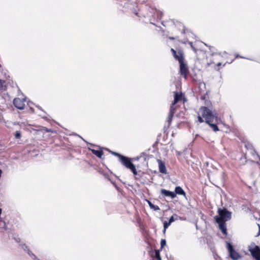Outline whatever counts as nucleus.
<instances>
[{
  "label": "nucleus",
  "instance_id": "f257e3e1",
  "mask_svg": "<svg viewBox=\"0 0 260 260\" xmlns=\"http://www.w3.org/2000/svg\"><path fill=\"white\" fill-rule=\"evenodd\" d=\"M200 111L202 112V116L205 119L207 123L212 122L215 118H217L216 114L213 113L206 107H201Z\"/></svg>",
  "mask_w": 260,
  "mask_h": 260
},
{
  "label": "nucleus",
  "instance_id": "f03ea898",
  "mask_svg": "<svg viewBox=\"0 0 260 260\" xmlns=\"http://www.w3.org/2000/svg\"><path fill=\"white\" fill-rule=\"evenodd\" d=\"M121 164L124 165L126 168L131 170L134 175L137 174V172L135 165L131 162L130 158L124 156H121L120 159Z\"/></svg>",
  "mask_w": 260,
  "mask_h": 260
},
{
  "label": "nucleus",
  "instance_id": "7ed1b4c3",
  "mask_svg": "<svg viewBox=\"0 0 260 260\" xmlns=\"http://www.w3.org/2000/svg\"><path fill=\"white\" fill-rule=\"evenodd\" d=\"M219 216H216L215 219L220 220L226 222L231 218V213L226 209H219L218 210Z\"/></svg>",
  "mask_w": 260,
  "mask_h": 260
},
{
  "label": "nucleus",
  "instance_id": "20e7f679",
  "mask_svg": "<svg viewBox=\"0 0 260 260\" xmlns=\"http://www.w3.org/2000/svg\"><path fill=\"white\" fill-rule=\"evenodd\" d=\"M248 250L255 260H260V248L258 246L252 243L249 246Z\"/></svg>",
  "mask_w": 260,
  "mask_h": 260
},
{
  "label": "nucleus",
  "instance_id": "39448f33",
  "mask_svg": "<svg viewBox=\"0 0 260 260\" xmlns=\"http://www.w3.org/2000/svg\"><path fill=\"white\" fill-rule=\"evenodd\" d=\"M227 248L229 252L230 257L233 259L237 260L241 257L240 254L234 249L233 246L230 243H227Z\"/></svg>",
  "mask_w": 260,
  "mask_h": 260
},
{
  "label": "nucleus",
  "instance_id": "423d86ee",
  "mask_svg": "<svg viewBox=\"0 0 260 260\" xmlns=\"http://www.w3.org/2000/svg\"><path fill=\"white\" fill-rule=\"evenodd\" d=\"M25 99H20V98H15L13 100L14 105L16 108L19 109H23L25 106Z\"/></svg>",
  "mask_w": 260,
  "mask_h": 260
},
{
  "label": "nucleus",
  "instance_id": "0eeeda50",
  "mask_svg": "<svg viewBox=\"0 0 260 260\" xmlns=\"http://www.w3.org/2000/svg\"><path fill=\"white\" fill-rule=\"evenodd\" d=\"M180 74L183 76L185 78H186L188 73V69L184 62L180 63Z\"/></svg>",
  "mask_w": 260,
  "mask_h": 260
},
{
  "label": "nucleus",
  "instance_id": "6e6552de",
  "mask_svg": "<svg viewBox=\"0 0 260 260\" xmlns=\"http://www.w3.org/2000/svg\"><path fill=\"white\" fill-rule=\"evenodd\" d=\"M216 222L218 224L220 230L224 234L226 235V228L225 222L221 221L220 220L215 219Z\"/></svg>",
  "mask_w": 260,
  "mask_h": 260
},
{
  "label": "nucleus",
  "instance_id": "1a4fd4ad",
  "mask_svg": "<svg viewBox=\"0 0 260 260\" xmlns=\"http://www.w3.org/2000/svg\"><path fill=\"white\" fill-rule=\"evenodd\" d=\"M160 191L161 194L166 197H170L172 199L176 197V193L173 191L167 190L165 189H161Z\"/></svg>",
  "mask_w": 260,
  "mask_h": 260
},
{
  "label": "nucleus",
  "instance_id": "9d476101",
  "mask_svg": "<svg viewBox=\"0 0 260 260\" xmlns=\"http://www.w3.org/2000/svg\"><path fill=\"white\" fill-rule=\"evenodd\" d=\"M159 170V172L163 174H167V169L165 165L160 160H158Z\"/></svg>",
  "mask_w": 260,
  "mask_h": 260
},
{
  "label": "nucleus",
  "instance_id": "9b49d317",
  "mask_svg": "<svg viewBox=\"0 0 260 260\" xmlns=\"http://www.w3.org/2000/svg\"><path fill=\"white\" fill-rule=\"evenodd\" d=\"M174 58L178 60L179 63L183 62V56L182 51H178V53L175 55H174Z\"/></svg>",
  "mask_w": 260,
  "mask_h": 260
},
{
  "label": "nucleus",
  "instance_id": "f8f14e48",
  "mask_svg": "<svg viewBox=\"0 0 260 260\" xmlns=\"http://www.w3.org/2000/svg\"><path fill=\"white\" fill-rule=\"evenodd\" d=\"M175 193L176 194H178L179 195H183L184 196H185V192L183 190V189L180 187V186H177L175 187Z\"/></svg>",
  "mask_w": 260,
  "mask_h": 260
},
{
  "label": "nucleus",
  "instance_id": "ddd939ff",
  "mask_svg": "<svg viewBox=\"0 0 260 260\" xmlns=\"http://www.w3.org/2000/svg\"><path fill=\"white\" fill-rule=\"evenodd\" d=\"M182 98V93H178L177 92H175L174 96V100L173 102V104H176L179 101H180Z\"/></svg>",
  "mask_w": 260,
  "mask_h": 260
},
{
  "label": "nucleus",
  "instance_id": "4468645a",
  "mask_svg": "<svg viewBox=\"0 0 260 260\" xmlns=\"http://www.w3.org/2000/svg\"><path fill=\"white\" fill-rule=\"evenodd\" d=\"M91 152L93 154L95 155L97 157L101 158L103 155V152L101 150H96L94 149H91Z\"/></svg>",
  "mask_w": 260,
  "mask_h": 260
},
{
  "label": "nucleus",
  "instance_id": "2eb2a0df",
  "mask_svg": "<svg viewBox=\"0 0 260 260\" xmlns=\"http://www.w3.org/2000/svg\"><path fill=\"white\" fill-rule=\"evenodd\" d=\"M175 105V104H173V103L172 104L171 107H170V110L169 114L174 115V114L175 113L176 107L174 106Z\"/></svg>",
  "mask_w": 260,
  "mask_h": 260
},
{
  "label": "nucleus",
  "instance_id": "dca6fc26",
  "mask_svg": "<svg viewBox=\"0 0 260 260\" xmlns=\"http://www.w3.org/2000/svg\"><path fill=\"white\" fill-rule=\"evenodd\" d=\"M211 122H209V123L208 124L211 126V127L213 129L214 131H218L219 129L217 125L215 124L211 123Z\"/></svg>",
  "mask_w": 260,
  "mask_h": 260
},
{
  "label": "nucleus",
  "instance_id": "f3484780",
  "mask_svg": "<svg viewBox=\"0 0 260 260\" xmlns=\"http://www.w3.org/2000/svg\"><path fill=\"white\" fill-rule=\"evenodd\" d=\"M22 248L24 249V250H26L27 249V253L30 256H32L35 258H36V256L33 253H32V252L29 249H28L27 247L25 244H24L22 246Z\"/></svg>",
  "mask_w": 260,
  "mask_h": 260
},
{
  "label": "nucleus",
  "instance_id": "a211bd4d",
  "mask_svg": "<svg viewBox=\"0 0 260 260\" xmlns=\"http://www.w3.org/2000/svg\"><path fill=\"white\" fill-rule=\"evenodd\" d=\"M173 117V114H169V115L168 117V118H167V121H168L169 125L171 124V123L172 122Z\"/></svg>",
  "mask_w": 260,
  "mask_h": 260
},
{
  "label": "nucleus",
  "instance_id": "6ab92c4d",
  "mask_svg": "<svg viewBox=\"0 0 260 260\" xmlns=\"http://www.w3.org/2000/svg\"><path fill=\"white\" fill-rule=\"evenodd\" d=\"M171 224L169 222L165 221L164 223V232H165L166 229H167L169 226Z\"/></svg>",
  "mask_w": 260,
  "mask_h": 260
},
{
  "label": "nucleus",
  "instance_id": "aec40b11",
  "mask_svg": "<svg viewBox=\"0 0 260 260\" xmlns=\"http://www.w3.org/2000/svg\"><path fill=\"white\" fill-rule=\"evenodd\" d=\"M151 209H153L154 211H158L160 210V208L157 205H152V206L150 207Z\"/></svg>",
  "mask_w": 260,
  "mask_h": 260
},
{
  "label": "nucleus",
  "instance_id": "412c9836",
  "mask_svg": "<svg viewBox=\"0 0 260 260\" xmlns=\"http://www.w3.org/2000/svg\"><path fill=\"white\" fill-rule=\"evenodd\" d=\"M15 137L16 139H20L21 138V133L20 131H16Z\"/></svg>",
  "mask_w": 260,
  "mask_h": 260
},
{
  "label": "nucleus",
  "instance_id": "4be33fe9",
  "mask_svg": "<svg viewBox=\"0 0 260 260\" xmlns=\"http://www.w3.org/2000/svg\"><path fill=\"white\" fill-rule=\"evenodd\" d=\"M4 82H5L4 81H3L2 80H0V90L5 89L4 86L3 85Z\"/></svg>",
  "mask_w": 260,
  "mask_h": 260
},
{
  "label": "nucleus",
  "instance_id": "5701e85b",
  "mask_svg": "<svg viewBox=\"0 0 260 260\" xmlns=\"http://www.w3.org/2000/svg\"><path fill=\"white\" fill-rule=\"evenodd\" d=\"M155 257L157 260H161L159 252L158 251H155Z\"/></svg>",
  "mask_w": 260,
  "mask_h": 260
},
{
  "label": "nucleus",
  "instance_id": "b1692460",
  "mask_svg": "<svg viewBox=\"0 0 260 260\" xmlns=\"http://www.w3.org/2000/svg\"><path fill=\"white\" fill-rule=\"evenodd\" d=\"M166 244V241L165 239H161L160 241L161 248H163Z\"/></svg>",
  "mask_w": 260,
  "mask_h": 260
},
{
  "label": "nucleus",
  "instance_id": "393cba45",
  "mask_svg": "<svg viewBox=\"0 0 260 260\" xmlns=\"http://www.w3.org/2000/svg\"><path fill=\"white\" fill-rule=\"evenodd\" d=\"M174 220H175V219H174V215H172V216L170 217V218L169 219V221H168V222H169L170 223H171V224L173 222H174Z\"/></svg>",
  "mask_w": 260,
  "mask_h": 260
},
{
  "label": "nucleus",
  "instance_id": "a878e982",
  "mask_svg": "<svg viewBox=\"0 0 260 260\" xmlns=\"http://www.w3.org/2000/svg\"><path fill=\"white\" fill-rule=\"evenodd\" d=\"M112 153L116 156H118L120 159H121V156H123V155H122L118 153H116V152H112Z\"/></svg>",
  "mask_w": 260,
  "mask_h": 260
},
{
  "label": "nucleus",
  "instance_id": "bb28decb",
  "mask_svg": "<svg viewBox=\"0 0 260 260\" xmlns=\"http://www.w3.org/2000/svg\"><path fill=\"white\" fill-rule=\"evenodd\" d=\"M198 121L201 123H202L204 121L203 118L200 115L198 116Z\"/></svg>",
  "mask_w": 260,
  "mask_h": 260
},
{
  "label": "nucleus",
  "instance_id": "cd10ccee",
  "mask_svg": "<svg viewBox=\"0 0 260 260\" xmlns=\"http://www.w3.org/2000/svg\"><path fill=\"white\" fill-rule=\"evenodd\" d=\"M171 50L172 52L173 53V55H176V54L177 53L176 51L173 48H172Z\"/></svg>",
  "mask_w": 260,
  "mask_h": 260
},
{
  "label": "nucleus",
  "instance_id": "c85d7f7f",
  "mask_svg": "<svg viewBox=\"0 0 260 260\" xmlns=\"http://www.w3.org/2000/svg\"><path fill=\"white\" fill-rule=\"evenodd\" d=\"M147 203H148V205H149V207L150 208L152 206V205H153V204L150 201H149L148 200H147Z\"/></svg>",
  "mask_w": 260,
  "mask_h": 260
},
{
  "label": "nucleus",
  "instance_id": "c756f323",
  "mask_svg": "<svg viewBox=\"0 0 260 260\" xmlns=\"http://www.w3.org/2000/svg\"><path fill=\"white\" fill-rule=\"evenodd\" d=\"M147 203H148V205H149V207L150 208L152 206V205H153V204L150 201H149L148 200H147Z\"/></svg>",
  "mask_w": 260,
  "mask_h": 260
},
{
  "label": "nucleus",
  "instance_id": "7c9ffc66",
  "mask_svg": "<svg viewBox=\"0 0 260 260\" xmlns=\"http://www.w3.org/2000/svg\"><path fill=\"white\" fill-rule=\"evenodd\" d=\"M258 226H259V230L258 233L257 234V236L259 235V234H260V226H259V224H258Z\"/></svg>",
  "mask_w": 260,
  "mask_h": 260
},
{
  "label": "nucleus",
  "instance_id": "2f4dec72",
  "mask_svg": "<svg viewBox=\"0 0 260 260\" xmlns=\"http://www.w3.org/2000/svg\"><path fill=\"white\" fill-rule=\"evenodd\" d=\"M217 66H220V65H221V63H220V62H219V63H217Z\"/></svg>",
  "mask_w": 260,
  "mask_h": 260
},
{
  "label": "nucleus",
  "instance_id": "473e14b6",
  "mask_svg": "<svg viewBox=\"0 0 260 260\" xmlns=\"http://www.w3.org/2000/svg\"><path fill=\"white\" fill-rule=\"evenodd\" d=\"M191 44H192V43H191ZM191 48H193V50H194V48H193V46H192V45H191Z\"/></svg>",
  "mask_w": 260,
  "mask_h": 260
},
{
  "label": "nucleus",
  "instance_id": "72a5a7b5",
  "mask_svg": "<svg viewBox=\"0 0 260 260\" xmlns=\"http://www.w3.org/2000/svg\"><path fill=\"white\" fill-rule=\"evenodd\" d=\"M47 132H51V129H48V130H47Z\"/></svg>",
  "mask_w": 260,
  "mask_h": 260
},
{
  "label": "nucleus",
  "instance_id": "f704fd0d",
  "mask_svg": "<svg viewBox=\"0 0 260 260\" xmlns=\"http://www.w3.org/2000/svg\"><path fill=\"white\" fill-rule=\"evenodd\" d=\"M170 39H172V40H173V39H174V38H170Z\"/></svg>",
  "mask_w": 260,
  "mask_h": 260
}]
</instances>
